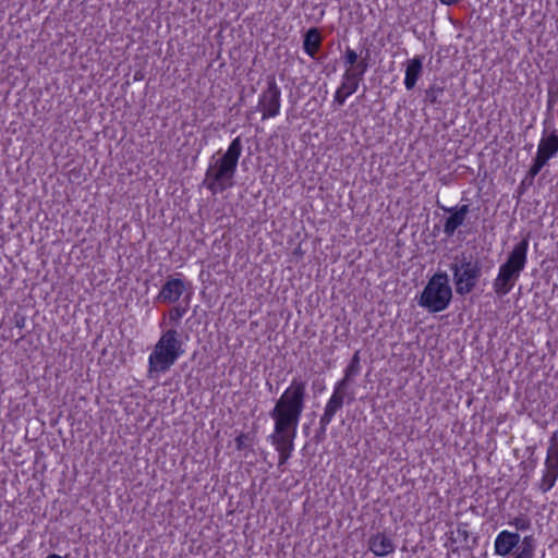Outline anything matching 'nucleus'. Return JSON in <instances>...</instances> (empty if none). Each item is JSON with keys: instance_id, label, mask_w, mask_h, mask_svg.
Listing matches in <instances>:
<instances>
[{"instance_id": "nucleus-19", "label": "nucleus", "mask_w": 558, "mask_h": 558, "mask_svg": "<svg viewBox=\"0 0 558 558\" xmlns=\"http://www.w3.org/2000/svg\"><path fill=\"white\" fill-rule=\"evenodd\" d=\"M320 44H322V36H320V33L317 28L313 27V28H310L305 36H304V40H303V49L304 51L312 58L315 57V54L317 53V51L319 50L320 48Z\"/></svg>"}, {"instance_id": "nucleus-21", "label": "nucleus", "mask_w": 558, "mask_h": 558, "mask_svg": "<svg viewBox=\"0 0 558 558\" xmlns=\"http://www.w3.org/2000/svg\"><path fill=\"white\" fill-rule=\"evenodd\" d=\"M361 364L350 362L344 369V376L342 379L336 383V385L347 389L351 381L361 373Z\"/></svg>"}, {"instance_id": "nucleus-30", "label": "nucleus", "mask_w": 558, "mask_h": 558, "mask_svg": "<svg viewBox=\"0 0 558 558\" xmlns=\"http://www.w3.org/2000/svg\"><path fill=\"white\" fill-rule=\"evenodd\" d=\"M350 362L361 364L360 351H355Z\"/></svg>"}, {"instance_id": "nucleus-32", "label": "nucleus", "mask_w": 558, "mask_h": 558, "mask_svg": "<svg viewBox=\"0 0 558 558\" xmlns=\"http://www.w3.org/2000/svg\"><path fill=\"white\" fill-rule=\"evenodd\" d=\"M46 558H69V556L68 555L60 556L58 554H49Z\"/></svg>"}, {"instance_id": "nucleus-28", "label": "nucleus", "mask_w": 558, "mask_h": 558, "mask_svg": "<svg viewBox=\"0 0 558 558\" xmlns=\"http://www.w3.org/2000/svg\"><path fill=\"white\" fill-rule=\"evenodd\" d=\"M330 423L331 422L329 421H324V418L322 417L319 418V428L316 430V434L314 436V439L317 444L323 442L326 439L327 427Z\"/></svg>"}, {"instance_id": "nucleus-17", "label": "nucleus", "mask_w": 558, "mask_h": 558, "mask_svg": "<svg viewBox=\"0 0 558 558\" xmlns=\"http://www.w3.org/2000/svg\"><path fill=\"white\" fill-rule=\"evenodd\" d=\"M359 85L360 83L355 80L343 74L342 82L335 93L333 102L338 104V106L344 105L347 98L357 90Z\"/></svg>"}, {"instance_id": "nucleus-15", "label": "nucleus", "mask_w": 558, "mask_h": 558, "mask_svg": "<svg viewBox=\"0 0 558 558\" xmlns=\"http://www.w3.org/2000/svg\"><path fill=\"white\" fill-rule=\"evenodd\" d=\"M423 72V57L416 56L407 61L404 86L408 90L415 87Z\"/></svg>"}, {"instance_id": "nucleus-11", "label": "nucleus", "mask_w": 558, "mask_h": 558, "mask_svg": "<svg viewBox=\"0 0 558 558\" xmlns=\"http://www.w3.org/2000/svg\"><path fill=\"white\" fill-rule=\"evenodd\" d=\"M444 210L450 213V216L446 218L444 223V232L448 238H450L454 234L458 228L463 226L470 208L469 205H461L444 208Z\"/></svg>"}, {"instance_id": "nucleus-4", "label": "nucleus", "mask_w": 558, "mask_h": 558, "mask_svg": "<svg viewBox=\"0 0 558 558\" xmlns=\"http://www.w3.org/2000/svg\"><path fill=\"white\" fill-rule=\"evenodd\" d=\"M529 240L518 242L508 254L507 259L500 265L497 277L494 279L493 289L498 296L507 295L520 278L527 262Z\"/></svg>"}, {"instance_id": "nucleus-14", "label": "nucleus", "mask_w": 558, "mask_h": 558, "mask_svg": "<svg viewBox=\"0 0 558 558\" xmlns=\"http://www.w3.org/2000/svg\"><path fill=\"white\" fill-rule=\"evenodd\" d=\"M345 390L347 389H344L338 385H335L332 395L329 398V400L327 401L325 409H324V413L320 416L322 418H324V421L326 420V421L331 422L333 420L336 413L342 409L343 403H344V398L347 396Z\"/></svg>"}, {"instance_id": "nucleus-24", "label": "nucleus", "mask_w": 558, "mask_h": 558, "mask_svg": "<svg viewBox=\"0 0 558 558\" xmlns=\"http://www.w3.org/2000/svg\"><path fill=\"white\" fill-rule=\"evenodd\" d=\"M558 102V87H549L547 92V113L553 118V112Z\"/></svg>"}, {"instance_id": "nucleus-5", "label": "nucleus", "mask_w": 558, "mask_h": 558, "mask_svg": "<svg viewBox=\"0 0 558 558\" xmlns=\"http://www.w3.org/2000/svg\"><path fill=\"white\" fill-rule=\"evenodd\" d=\"M456 292L459 295L471 293L482 276V264L472 254L456 255L450 265Z\"/></svg>"}, {"instance_id": "nucleus-10", "label": "nucleus", "mask_w": 558, "mask_h": 558, "mask_svg": "<svg viewBox=\"0 0 558 558\" xmlns=\"http://www.w3.org/2000/svg\"><path fill=\"white\" fill-rule=\"evenodd\" d=\"M521 543L522 539L518 532L504 530L499 532L495 538V554L505 557L509 555L515 547L519 548Z\"/></svg>"}, {"instance_id": "nucleus-29", "label": "nucleus", "mask_w": 558, "mask_h": 558, "mask_svg": "<svg viewBox=\"0 0 558 558\" xmlns=\"http://www.w3.org/2000/svg\"><path fill=\"white\" fill-rule=\"evenodd\" d=\"M547 163L546 160H544L543 158L538 157L537 155L535 156V158L533 159V163L529 170V175L534 178L535 175H537L539 173V171L542 170V168Z\"/></svg>"}, {"instance_id": "nucleus-8", "label": "nucleus", "mask_w": 558, "mask_h": 558, "mask_svg": "<svg viewBox=\"0 0 558 558\" xmlns=\"http://www.w3.org/2000/svg\"><path fill=\"white\" fill-rule=\"evenodd\" d=\"M281 107V90L274 76L268 77L267 88L258 98L257 108L262 111V119L266 120L279 114Z\"/></svg>"}, {"instance_id": "nucleus-2", "label": "nucleus", "mask_w": 558, "mask_h": 558, "mask_svg": "<svg viewBox=\"0 0 558 558\" xmlns=\"http://www.w3.org/2000/svg\"><path fill=\"white\" fill-rule=\"evenodd\" d=\"M241 137H235L229 145L227 151L218 159L213 157L205 173L203 184L214 195L222 193L233 185V178L236 172L238 162L242 154Z\"/></svg>"}, {"instance_id": "nucleus-1", "label": "nucleus", "mask_w": 558, "mask_h": 558, "mask_svg": "<svg viewBox=\"0 0 558 558\" xmlns=\"http://www.w3.org/2000/svg\"><path fill=\"white\" fill-rule=\"evenodd\" d=\"M306 396V381L294 377L269 412V416L274 421V432L269 436L296 437L298 426L305 409Z\"/></svg>"}, {"instance_id": "nucleus-27", "label": "nucleus", "mask_w": 558, "mask_h": 558, "mask_svg": "<svg viewBox=\"0 0 558 558\" xmlns=\"http://www.w3.org/2000/svg\"><path fill=\"white\" fill-rule=\"evenodd\" d=\"M185 313L186 307L174 306L169 312V319L174 324V326H178Z\"/></svg>"}, {"instance_id": "nucleus-9", "label": "nucleus", "mask_w": 558, "mask_h": 558, "mask_svg": "<svg viewBox=\"0 0 558 558\" xmlns=\"http://www.w3.org/2000/svg\"><path fill=\"white\" fill-rule=\"evenodd\" d=\"M186 291V282L181 278L168 277L162 284L155 301L163 304H173Z\"/></svg>"}, {"instance_id": "nucleus-22", "label": "nucleus", "mask_w": 558, "mask_h": 558, "mask_svg": "<svg viewBox=\"0 0 558 558\" xmlns=\"http://www.w3.org/2000/svg\"><path fill=\"white\" fill-rule=\"evenodd\" d=\"M254 442V436L250 433H241L235 437V447L238 450L251 449Z\"/></svg>"}, {"instance_id": "nucleus-16", "label": "nucleus", "mask_w": 558, "mask_h": 558, "mask_svg": "<svg viewBox=\"0 0 558 558\" xmlns=\"http://www.w3.org/2000/svg\"><path fill=\"white\" fill-rule=\"evenodd\" d=\"M294 439L295 437L268 436V440L279 454V465L284 464L291 458L294 450Z\"/></svg>"}, {"instance_id": "nucleus-20", "label": "nucleus", "mask_w": 558, "mask_h": 558, "mask_svg": "<svg viewBox=\"0 0 558 558\" xmlns=\"http://www.w3.org/2000/svg\"><path fill=\"white\" fill-rule=\"evenodd\" d=\"M536 548V541L533 535H527L522 538V543L514 553L513 558H534Z\"/></svg>"}, {"instance_id": "nucleus-7", "label": "nucleus", "mask_w": 558, "mask_h": 558, "mask_svg": "<svg viewBox=\"0 0 558 558\" xmlns=\"http://www.w3.org/2000/svg\"><path fill=\"white\" fill-rule=\"evenodd\" d=\"M558 478V432H554L549 438V445L546 452L544 462V470L542 474L538 488L542 493L549 492L556 484Z\"/></svg>"}, {"instance_id": "nucleus-31", "label": "nucleus", "mask_w": 558, "mask_h": 558, "mask_svg": "<svg viewBox=\"0 0 558 558\" xmlns=\"http://www.w3.org/2000/svg\"><path fill=\"white\" fill-rule=\"evenodd\" d=\"M461 0H440V2L442 4H446V5H453V4H457L458 2H460Z\"/></svg>"}, {"instance_id": "nucleus-13", "label": "nucleus", "mask_w": 558, "mask_h": 558, "mask_svg": "<svg viewBox=\"0 0 558 558\" xmlns=\"http://www.w3.org/2000/svg\"><path fill=\"white\" fill-rule=\"evenodd\" d=\"M558 153V135L556 130H554L549 135L547 134V129L543 131L542 138L538 143L536 155L544 160L548 161L550 158L555 157Z\"/></svg>"}, {"instance_id": "nucleus-3", "label": "nucleus", "mask_w": 558, "mask_h": 558, "mask_svg": "<svg viewBox=\"0 0 558 558\" xmlns=\"http://www.w3.org/2000/svg\"><path fill=\"white\" fill-rule=\"evenodd\" d=\"M183 354V341L177 328L162 331L148 356V376L168 372Z\"/></svg>"}, {"instance_id": "nucleus-6", "label": "nucleus", "mask_w": 558, "mask_h": 558, "mask_svg": "<svg viewBox=\"0 0 558 558\" xmlns=\"http://www.w3.org/2000/svg\"><path fill=\"white\" fill-rule=\"evenodd\" d=\"M452 299V290L449 284V276L445 271L436 272L423 289L418 305L426 308L429 313L445 311Z\"/></svg>"}, {"instance_id": "nucleus-12", "label": "nucleus", "mask_w": 558, "mask_h": 558, "mask_svg": "<svg viewBox=\"0 0 558 558\" xmlns=\"http://www.w3.org/2000/svg\"><path fill=\"white\" fill-rule=\"evenodd\" d=\"M368 548L375 556L386 557L395 551L396 545L389 535L378 532L369 537Z\"/></svg>"}, {"instance_id": "nucleus-25", "label": "nucleus", "mask_w": 558, "mask_h": 558, "mask_svg": "<svg viewBox=\"0 0 558 558\" xmlns=\"http://www.w3.org/2000/svg\"><path fill=\"white\" fill-rule=\"evenodd\" d=\"M444 89L440 86L433 85L428 89H426V100L432 105L440 104L438 96L442 94Z\"/></svg>"}, {"instance_id": "nucleus-26", "label": "nucleus", "mask_w": 558, "mask_h": 558, "mask_svg": "<svg viewBox=\"0 0 558 558\" xmlns=\"http://www.w3.org/2000/svg\"><path fill=\"white\" fill-rule=\"evenodd\" d=\"M359 54L356 51L350 47H347L344 54L342 57L343 63L347 68H350L356 63L359 60Z\"/></svg>"}, {"instance_id": "nucleus-33", "label": "nucleus", "mask_w": 558, "mask_h": 558, "mask_svg": "<svg viewBox=\"0 0 558 558\" xmlns=\"http://www.w3.org/2000/svg\"><path fill=\"white\" fill-rule=\"evenodd\" d=\"M16 326H17V327H20V328H22V327L24 326V320L22 319L21 322H17V323H16Z\"/></svg>"}, {"instance_id": "nucleus-18", "label": "nucleus", "mask_w": 558, "mask_h": 558, "mask_svg": "<svg viewBox=\"0 0 558 558\" xmlns=\"http://www.w3.org/2000/svg\"><path fill=\"white\" fill-rule=\"evenodd\" d=\"M368 59L369 50L366 49L365 56L361 57L354 65L347 68L343 74L360 83L369 68Z\"/></svg>"}, {"instance_id": "nucleus-23", "label": "nucleus", "mask_w": 558, "mask_h": 558, "mask_svg": "<svg viewBox=\"0 0 558 558\" xmlns=\"http://www.w3.org/2000/svg\"><path fill=\"white\" fill-rule=\"evenodd\" d=\"M510 526H513L517 531H526L531 529V520L526 515H518L508 521Z\"/></svg>"}]
</instances>
